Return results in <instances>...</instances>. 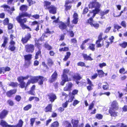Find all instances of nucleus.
<instances>
[{
    "instance_id": "603ef678",
    "label": "nucleus",
    "mask_w": 127,
    "mask_h": 127,
    "mask_svg": "<svg viewBox=\"0 0 127 127\" xmlns=\"http://www.w3.org/2000/svg\"><path fill=\"white\" fill-rule=\"evenodd\" d=\"M77 65L78 66H86V65L84 63L82 62H80L77 63Z\"/></svg>"
},
{
    "instance_id": "c85d7f7f",
    "label": "nucleus",
    "mask_w": 127,
    "mask_h": 127,
    "mask_svg": "<svg viewBox=\"0 0 127 127\" xmlns=\"http://www.w3.org/2000/svg\"><path fill=\"white\" fill-rule=\"evenodd\" d=\"M23 122L22 121L20 120H19V122L18 124L16 126H14L13 127H22L23 124Z\"/></svg>"
},
{
    "instance_id": "58836bf2",
    "label": "nucleus",
    "mask_w": 127,
    "mask_h": 127,
    "mask_svg": "<svg viewBox=\"0 0 127 127\" xmlns=\"http://www.w3.org/2000/svg\"><path fill=\"white\" fill-rule=\"evenodd\" d=\"M32 107V105L31 104H29L25 107L24 108V109L26 111L30 109Z\"/></svg>"
},
{
    "instance_id": "dca6fc26",
    "label": "nucleus",
    "mask_w": 127,
    "mask_h": 127,
    "mask_svg": "<svg viewBox=\"0 0 127 127\" xmlns=\"http://www.w3.org/2000/svg\"><path fill=\"white\" fill-rule=\"evenodd\" d=\"M51 5V3L50 2L46 1H44V6L46 9H48Z\"/></svg>"
},
{
    "instance_id": "5fc2aeb1",
    "label": "nucleus",
    "mask_w": 127,
    "mask_h": 127,
    "mask_svg": "<svg viewBox=\"0 0 127 127\" xmlns=\"http://www.w3.org/2000/svg\"><path fill=\"white\" fill-rule=\"evenodd\" d=\"M21 99V97L19 95H17L16 96L15 99L17 101H19Z\"/></svg>"
},
{
    "instance_id": "37998d69",
    "label": "nucleus",
    "mask_w": 127,
    "mask_h": 127,
    "mask_svg": "<svg viewBox=\"0 0 127 127\" xmlns=\"http://www.w3.org/2000/svg\"><path fill=\"white\" fill-rule=\"evenodd\" d=\"M44 46L48 50H50L52 49V47L47 43H45L44 45Z\"/></svg>"
},
{
    "instance_id": "20e7f679",
    "label": "nucleus",
    "mask_w": 127,
    "mask_h": 127,
    "mask_svg": "<svg viewBox=\"0 0 127 127\" xmlns=\"http://www.w3.org/2000/svg\"><path fill=\"white\" fill-rule=\"evenodd\" d=\"M88 22L90 24L91 26L94 27L96 29H97L99 27L98 24L94 22L92 18H90L88 20Z\"/></svg>"
},
{
    "instance_id": "e433bc0d",
    "label": "nucleus",
    "mask_w": 127,
    "mask_h": 127,
    "mask_svg": "<svg viewBox=\"0 0 127 127\" xmlns=\"http://www.w3.org/2000/svg\"><path fill=\"white\" fill-rule=\"evenodd\" d=\"M95 101H93L90 104L88 109L89 110H91L94 107V106Z\"/></svg>"
},
{
    "instance_id": "de8ad7c7",
    "label": "nucleus",
    "mask_w": 127,
    "mask_h": 127,
    "mask_svg": "<svg viewBox=\"0 0 127 127\" xmlns=\"http://www.w3.org/2000/svg\"><path fill=\"white\" fill-rule=\"evenodd\" d=\"M9 48L11 51H13L15 50V47L14 45H9Z\"/></svg>"
},
{
    "instance_id": "72a5a7b5",
    "label": "nucleus",
    "mask_w": 127,
    "mask_h": 127,
    "mask_svg": "<svg viewBox=\"0 0 127 127\" xmlns=\"http://www.w3.org/2000/svg\"><path fill=\"white\" fill-rule=\"evenodd\" d=\"M109 112L111 115L112 116L115 117L117 115V113L113 112L111 110H109Z\"/></svg>"
},
{
    "instance_id": "f704fd0d",
    "label": "nucleus",
    "mask_w": 127,
    "mask_h": 127,
    "mask_svg": "<svg viewBox=\"0 0 127 127\" xmlns=\"http://www.w3.org/2000/svg\"><path fill=\"white\" fill-rule=\"evenodd\" d=\"M59 126V124L57 122H55L53 123L51 126V127H58Z\"/></svg>"
},
{
    "instance_id": "a211bd4d",
    "label": "nucleus",
    "mask_w": 127,
    "mask_h": 127,
    "mask_svg": "<svg viewBox=\"0 0 127 127\" xmlns=\"http://www.w3.org/2000/svg\"><path fill=\"white\" fill-rule=\"evenodd\" d=\"M1 7L3 8L4 9H5L6 10L8 11H9L10 10H11L12 11H14L15 10L13 7L12 8L10 9L9 6L6 5H3L1 6Z\"/></svg>"
},
{
    "instance_id": "79ce46f5",
    "label": "nucleus",
    "mask_w": 127,
    "mask_h": 127,
    "mask_svg": "<svg viewBox=\"0 0 127 127\" xmlns=\"http://www.w3.org/2000/svg\"><path fill=\"white\" fill-rule=\"evenodd\" d=\"M109 10H107L105 11H103L101 12V15L103 16L105 14L108 13L109 12Z\"/></svg>"
},
{
    "instance_id": "393cba45",
    "label": "nucleus",
    "mask_w": 127,
    "mask_h": 127,
    "mask_svg": "<svg viewBox=\"0 0 127 127\" xmlns=\"http://www.w3.org/2000/svg\"><path fill=\"white\" fill-rule=\"evenodd\" d=\"M83 55L85 60L92 61L93 60L90 56H88L86 54H83Z\"/></svg>"
},
{
    "instance_id": "ddd939ff",
    "label": "nucleus",
    "mask_w": 127,
    "mask_h": 127,
    "mask_svg": "<svg viewBox=\"0 0 127 127\" xmlns=\"http://www.w3.org/2000/svg\"><path fill=\"white\" fill-rule=\"evenodd\" d=\"M111 107L113 109L116 110H117L118 109V104L116 101H114L112 102L111 104Z\"/></svg>"
},
{
    "instance_id": "a18cd8bd",
    "label": "nucleus",
    "mask_w": 127,
    "mask_h": 127,
    "mask_svg": "<svg viewBox=\"0 0 127 127\" xmlns=\"http://www.w3.org/2000/svg\"><path fill=\"white\" fill-rule=\"evenodd\" d=\"M96 117L98 119H101L102 118L103 116L100 114H97L96 115Z\"/></svg>"
},
{
    "instance_id": "a19ab883",
    "label": "nucleus",
    "mask_w": 127,
    "mask_h": 127,
    "mask_svg": "<svg viewBox=\"0 0 127 127\" xmlns=\"http://www.w3.org/2000/svg\"><path fill=\"white\" fill-rule=\"evenodd\" d=\"M9 85L10 86H11L13 87H15L17 86L18 84L17 83L12 82H11Z\"/></svg>"
},
{
    "instance_id": "0eeeda50",
    "label": "nucleus",
    "mask_w": 127,
    "mask_h": 127,
    "mask_svg": "<svg viewBox=\"0 0 127 127\" xmlns=\"http://www.w3.org/2000/svg\"><path fill=\"white\" fill-rule=\"evenodd\" d=\"M47 96L50 101L52 102H54L55 100L57 98V97L56 95L53 93L49 94Z\"/></svg>"
},
{
    "instance_id": "7ed1b4c3",
    "label": "nucleus",
    "mask_w": 127,
    "mask_h": 127,
    "mask_svg": "<svg viewBox=\"0 0 127 127\" xmlns=\"http://www.w3.org/2000/svg\"><path fill=\"white\" fill-rule=\"evenodd\" d=\"M26 51L27 52L32 53L34 50V47L32 44H28L25 46Z\"/></svg>"
},
{
    "instance_id": "49530a36",
    "label": "nucleus",
    "mask_w": 127,
    "mask_h": 127,
    "mask_svg": "<svg viewBox=\"0 0 127 127\" xmlns=\"http://www.w3.org/2000/svg\"><path fill=\"white\" fill-rule=\"evenodd\" d=\"M41 52L40 50H39L36 53L35 56V59H37L38 58V56H39L41 54Z\"/></svg>"
},
{
    "instance_id": "bf43d9fd",
    "label": "nucleus",
    "mask_w": 127,
    "mask_h": 127,
    "mask_svg": "<svg viewBox=\"0 0 127 127\" xmlns=\"http://www.w3.org/2000/svg\"><path fill=\"white\" fill-rule=\"evenodd\" d=\"M31 82V80H28V82H27V83L26 84V85L25 87V90H26V89L27 87L29 85Z\"/></svg>"
},
{
    "instance_id": "3c124183",
    "label": "nucleus",
    "mask_w": 127,
    "mask_h": 127,
    "mask_svg": "<svg viewBox=\"0 0 127 127\" xmlns=\"http://www.w3.org/2000/svg\"><path fill=\"white\" fill-rule=\"evenodd\" d=\"M18 81L20 83L22 82H23L24 78L23 76H20L18 78Z\"/></svg>"
},
{
    "instance_id": "7c9ffc66",
    "label": "nucleus",
    "mask_w": 127,
    "mask_h": 127,
    "mask_svg": "<svg viewBox=\"0 0 127 127\" xmlns=\"http://www.w3.org/2000/svg\"><path fill=\"white\" fill-rule=\"evenodd\" d=\"M97 71L98 73L99 76V77H102L104 73L101 70H97Z\"/></svg>"
},
{
    "instance_id": "69168bd1",
    "label": "nucleus",
    "mask_w": 127,
    "mask_h": 127,
    "mask_svg": "<svg viewBox=\"0 0 127 127\" xmlns=\"http://www.w3.org/2000/svg\"><path fill=\"white\" fill-rule=\"evenodd\" d=\"M78 90H74L72 92V94L73 95H75L78 93Z\"/></svg>"
},
{
    "instance_id": "2f4dec72",
    "label": "nucleus",
    "mask_w": 127,
    "mask_h": 127,
    "mask_svg": "<svg viewBox=\"0 0 127 127\" xmlns=\"http://www.w3.org/2000/svg\"><path fill=\"white\" fill-rule=\"evenodd\" d=\"M8 38L6 37H4L3 43L2 45V47H5L7 42Z\"/></svg>"
},
{
    "instance_id": "052dcab7",
    "label": "nucleus",
    "mask_w": 127,
    "mask_h": 127,
    "mask_svg": "<svg viewBox=\"0 0 127 127\" xmlns=\"http://www.w3.org/2000/svg\"><path fill=\"white\" fill-rule=\"evenodd\" d=\"M106 65V64L105 63H103L101 64H99V66L101 68H102L103 66Z\"/></svg>"
},
{
    "instance_id": "1a4fd4ad",
    "label": "nucleus",
    "mask_w": 127,
    "mask_h": 127,
    "mask_svg": "<svg viewBox=\"0 0 127 127\" xmlns=\"http://www.w3.org/2000/svg\"><path fill=\"white\" fill-rule=\"evenodd\" d=\"M0 125L2 127H13L14 126L8 125L6 121L3 120H0Z\"/></svg>"
},
{
    "instance_id": "338daca9",
    "label": "nucleus",
    "mask_w": 127,
    "mask_h": 127,
    "mask_svg": "<svg viewBox=\"0 0 127 127\" xmlns=\"http://www.w3.org/2000/svg\"><path fill=\"white\" fill-rule=\"evenodd\" d=\"M111 27H108L107 28L105 31V32H109V31L111 29Z\"/></svg>"
},
{
    "instance_id": "423d86ee",
    "label": "nucleus",
    "mask_w": 127,
    "mask_h": 127,
    "mask_svg": "<svg viewBox=\"0 0 127 127\" xmlns=\"http://www.w3.org/2000/svg\"><path fill=\"white\" fill-rule=\"evenodd\" d=\"M49 12L52 14H55L57 13V8L54 6L51 5L50 7L48 9Z\"/></svg>"
},
{
    "instance_id": "f3484780",
    "label": "nucleus",
    "mask_w": 127,
    "mask_h": 127,
    "mask_svg": "<svg viewBox=\"0 0 127 127\" xmlns=\"http://www.w3.org/2000/svg\"><path fill=\"white\" fill-rule=\"evenodd\" d=\"M59 28L62 30H63L66 29L67 26L65 24L62 22H60L59 23Z\"/></svg>"
},
{
    "instance_id": "0e129e2a",
    "label": "nucleus",
    "mask_w": 127,
    "mask_h": 127,
    "mask_svg": "<svg viewBox=\"0 0 127 127\" xmlns=\"http://www.w3.org/2000/svg\"><path fill=\"white\" fill-rule=\"evenodd\" d=\"M87 80L88 82V84H89L90 85L93 86V85L92 84V82L91 80L89 78H87Z\"/></svg>"
},
{
    "instance_id": "8fccbe9b",
    "label": "nucleus",
    "mask_w": 127,
    "mask_h": 127,
    "mask_svg": "<svg viewBox=\"0 0 127 127\" xmlns=\"http://www.w3.org/2000/svg\"><path fill=\"white\" fill-rule=\"evenodd\" d=\"M31 63L30 61H27V62H26L25 64V66L26 67H28L30 65Z\"/></svg>"
},
{
    "instance_id": "4468645a",
    "label": "nucleus",
    "mask_w": 127,
    "mask_h": 127,
    "mask_svg": "<svg viewBox=\"0 0 127 127\" xmlns=\"http://www.w3.org/2000/svg\"><path fill=\"white\" fill-rule=\"evenodd\" d=\"M47 80L46 78H44V77L39 76V79L38 80V84L39 85H42L43 84V82L44 81Z\"/></svg>"
},
{
    "instance_id": "4d7b16f0",
    "label": "nucleus",
    "mask_w": 127,
    "mask_h": 127,
    "mask_svg": "<svg viewBox=\"0 0 127 127\" xmlns=\"http://www.w3.org/2000/svg\"><path fill=\"white\" fill-rule=\"evenodd\" d=\"M35 118H32L31 119V124L32 126H33V124L35 122Z\"/></svg>"
},
{
    "instance_id": "f8f14e48",
    "label": "nucleus",
    "mask_w": 127,
    "mask_h": 127,
    "mask_svg": "<svg viewBox=\"0 0 127 127\" xmlns=\"http://www.w3.org/2000/svg\"><path fill=\"white\" fill-rule=\"evenodd\" d=\"M73 85V84L71 82H68L66 85L65 87L64 88V91H70Z\"/></svg>"
},
{
    "instance_id": "cd10ccee",
    "label": "nucleus",
    "mask_w": 127,
    "mask_h": 127,
    "mask_svg": "<svg viewBox=\"0 0 127 127\" xmlns=\"http://www.w3.org/2000/svg\"><path fill=\"white\" fill-rule=\"evenodd\" d=\"M105 84L102 86V88L104 90H107L109 89V85L106 82H104Z\"/></svg>"
},
{
    "instance_id": "6ab92c4d",
    "label": "nucleus",
    "mask_w": 127,
    "mask_h": 127,
    "mask_svg": "<svg viewBox=\"0 0 127 127\" xmlns=\"http://www.w3.org/2000/svg\"><path fill=\"white\" fill-rule=\"evenodd\" d=\"M16 92V90H13L8 91L6 93V95L8 97H10L13 94H15Z\"/></svg>"
},
{
    "instance_id": "6e6552de",
    "label": "nucleus",
    "mask_w": 127,
    "mask_h": 127,
    "mask_svg": "<svg viewBox=\"0 0 127 127\" xmlns=\"http://www.w3.org/2000/svg\"><path fill=\"white\" fill-rule=\"evenodd\" d=\"M73 19L71 21L72 24H76L77 23L78 19V15L76 13L74 14L73 15Z\"/></svg>"
},
{
    "instance_id": "39448f33",
    "label": "nucleus",
    "mask_w": 127,
    "mask_h": 127,
    "mask_svg": "<svg viewBox=\"0 0 127 127\" xmlns=\"http://www.w3.org/2000/svg\"><path fill=\"white\" fill-rule=\"evenodd\" d=\"M31 36L30 33H28L24 37H23L21 41L24 44L27 43L28 41L31 38Z\"/></svg>"
},
{
    "instance_id": "5701e85b",
    "label": "nucleus",
    "mask_w": 127,
    "mask_h": 127,
    "mask_svg": "<svg viewBox=\"0 0 127 127\" xmlns=\"http://www.w3.org/2000/svg\"><path fill=\"white\" fill-rule=\"evenodd\" d=\"M96 14V13L93 10L92 11L90 12V13L87 15V16L88 17L91 16H92V17L90 18H92L93 19Z\"/></svg>"
},
{
    "instance_id": "473e14b6",
    "label": "nucleus",
    "mask_w": 127,
    "mask_h": 127,
    "mask_svg": "<svg viewBox=\"0 0 127 127\" xmlns=\"http://www.w3.org/2000/svg\"><path fill=\"white\" fill-rule=\"evenodd\" d=\"M73 77L74 79L76 80H80L81 78V76L78 74H77L73 76Z\"/></svg>"
},
{
    "instance_id": "774afa93",
    "label": "nucleus",
    "mask_w": 127,
    "mask_h": 127,
    "mask_svg": "<svg viewBox=\"0 0 127 127\" xmlns=\"http://www.w3.org/2000/svg\"><path fill=\"white\" fill-rule=\"evenodd\" d=\"M28 93L29 94H30L31 95H35V92L33 90H31L30 91H28Z\"/></svg>"
},
{
    "instance_id": "4c0bfd02",
    "label": "nucleus",
    "mask_w": 127,
    "mask_h": 127,
    "mask_svg": "<svg viewBox=\"0 0 127 127\" xmlns=\"http://www.w3.org/2000/svg\"><path fill=\"white\" fill-rule=\"evenodd\" d=\"M119 45L122 47L125 48L127 46V42H124L120 44Z\"/></svg>"
},
{
    "instance_id": "b1692460",
    "label": "nucleus",
    "mask_w": 127,
    "mask_h": 127,
    "mask_svg": "<svg viewBox=\"0 0 127 127\" xmlns=\"http://www.w3.org/2000/svg\"><path fill=\"white\" fill-rule=\"evenodd\" d=\"M69 70L68 69H65L63 71V74L62 75V77H68L67 75L66 74L68 73Z\"/></svg>"
},
{
    "instance_id": "4be33fe9",
    "label": "nucleus",
    "mask_w": 127,
    "mask_h": 127,
    "mask_svg": "<svg viewBox=\"0 0 127 127\" xmlns=\"http://www.w3.org/2000/svg\"><path fill=\"white\" fill-rule=\"evenodd\" d=\"M72 123L73 125V127H77L78 126V120L72 119Z\"/></svg>"
},
{
    "instance_id": "f257e3e1",
    "label": "nucleus",
    "mask_w": 127,
    "mask_h": 127,
    "mask_svg": "<svg viewBox=\"0 0 127 127\" xmlns=\"http://www.w3.org/2000/svg\"><path fill=\"white\" fill-rule=\"evenodd\" d=\"M30 15L28 14L27 12H25L19 13V16L16 17V20L20 23V26L22 27L23 29L26 28L29 29L30 31L31 30V29L30 28L24 24V23H26L27 21L26 18H22L24 17H30Z\"/></svg>"
},
{
    "instance_id": "9d476101",
    "label": "nucleus",
    "mask_w": 127,
    "mask_h": 127,
    "mask_svg": "<svg viewBox=\"0 0 127 127\" xmlns=\"http://www.w3.org/2000/svg\"><path fill=\"white\" fill-rule=\"evenodd\" d=\"M58 74L56 71H55L51 76V78L49 80V81L50 83H52L54 82L57 79Z\"/></svg>"
},
{
    "instance_id": "412c9836",
    "label": "nucleus",
    "mask_w": 127,
    "mask_h": 127,
    "mask_svg": "<svg viewBox=\"0 0 127 127\" xmlns=\"http://www.w3.org/2000/svg\"><path fill=\"white\" fill-rule=\"evenodd\" d=\"M62 81L61 83V84L63 86L64 85L65 82L69 81L68 77H65L62 76Z\"/></svg>"
},
{
    "instance_id": "c756f323",
    "label": "nucleus",
    "mask_w": 127,
    "mask_h": 127,
    "mask_svg": "<svg viewBox=\"0 0 127 127\" xmlns=\"http://www.w3.org/2000/svg\"><path fill=\"white\" fill-rule=\"evenodd\" d=\"M71 54L70 52H67L66 53V55L65 56V57L64 59V61H66L68 58L69 57Z\"/></svg>"
},
{
    "instance_id": "864d4df0",
    "label": "nucleus",
    "mask_w": 127,
    "mask_h": 127,
    "mask_svg": "<svg viewBox=\"0 0 127 127\" xmlns=\"http://www.w3.org/2000/svg\"><path fill=\"white\" fill-rule=\"evenodd\" d=\"M9 20L7 18H5L3 21V24L5 25H7L9 23Z\"/></svg>"
},
{
    "instance_id": "9b49d317",
    "label": "nucleus",
    "mask_w": 127,
    "mask_h": 127,
    "mask_svg": "<svg viewBox=\"0 0 127 127\" xmlns=\"http://www.w3.org/2000/svg\"><path fill=\"white\" fill-rule=\"evenodd\" d=\"M8 111L5 110H3L0 113V118L2 119L5 118L7 115Z\"/></svg>"
},
{
    "instance_id": "e2e57ef3",
    "label": "nucleus",
    "mask_w": 127,
    "mask_h": 127,
    "mask_svg": "<svg viewBox=\"0 0 127 127\" xmlns=\"http://www.w3.org/2000/svg\"><path fill=\"white\" fill-rule=\"evenodd\" d=\"M5 72L4 67H2L0 68V73H4Z\"/></svg>"
},
{
    "instance_id": "aec40b11",
    "label": "nucleus",
    "mask_w": 127,
    "mask_h": 127,
    "mask_svg": "<svg viewBox=\"0 0 127 127\" xmlns=\"http://www.w3.org/2000/svg\"><path fill=\"white\" fill-rule=\"evenodd\" d=\"M52 104H49L45 108V111L46 112H51L52 110Z\"/></svg>"
},
{
    "instance_id": "2eb2a0df",
    "label": "nucleus",
    "mask_w": 127,
    "mask_h": 127,
    "mask_svg": "<svg viewBox=\"0 0 127 127\" xmlns=\"http://www.w3.org/2000/svg\"><path fill=\"white\" fill-rule=\"evenodd\" d=\"M31 82L32 83H34L37 82L39 79V76H31Z\"/></svg>"
},
{
    "instance_id": "6e6d98bb",
    "label": "nucleus",
    "mask_w": 127,
    "mask_h": 127,
    "mask_svg": "<svg viewBox=\"0 0 127 127\" xmlns=\"http://www.w3.org/2000/svg\"><path fill=\"white\" fill-rule=\"evenodd\" d=\"M7 102L10 106H13L14 104L13 102L11 100H9L7 101Z\"/></svg>"
},
{
    "instance_id": "a878e982",
    "label": "nucleus",
    "mask_w": 127,
    "mask_h": 127,
    "mask_svg": "<svg viewBox=\"0 0 127 127\" xmlns=\"http://www.w3.org/2000/svg\"><path fill=\"white\" fill-rule=\"evenodd\" d=\"M32 56L30 54L25 55L24 57L26 61H30L32 58Z\"/></svg>"
},
{
    "instance_id": "09e8293b",
    "label": "nucleus",
    "mask_w": 127,
    "mask_h": 127,
    "mask_svg": "<svg viewBox=\"0 0 127 127\" xmlns=\"http://www.w3.org/2000/svg\"><path fill=\"white\" fill-rule=\"evenodd\" d=\"M114 27L115 29H117V30L119 31V29L121 28V27L119 26L117 24H114Z\"/></svg>"
},
{
    "instance_id": "13d9d810",
    "label": "nucleus",
    "mask_w": 127,
    "mask_h": 127,
    "mask_svg": "<svg viewBox=\"0 0 127 127\" xmlns=\"http://www.w3.org/2000/svg\"><path fill=\"white\" fill-rule=\"evenodd\" d=\"M121 25L125 28L126 27V23L124 21H122L121 23Z\"/></svg>"
},
{
    "instance_id": "bb28decb",
    "label": "nucleus",
    "mask_w": 127,
    "mask_h": 127,
    "mask_svg": "<svg viewBox=\"0 0 127 127\" xmlns=\"http://www.w3.org/2000/svg\"><path fill=\"white\" fill-rule=\"evenodd\" d=\"M27 6L25 5H23L20 7V10L22 11H26L27 9Z\"/></svg>"
},
{
    "instance_id": "c9c22d12",
    "label": "nucleus",
    "mask_w": 127,
    "mask_h": 127,
    "mask_svg": "<svg viewBox=\"0 0 127 127\" xmlns=\"http://www.w3.org/2000/svg\"><path fill=\"white\" fill-rule=\"evenodd\" d=\"M95 45L93 44H91L89 45V47L91 50L94 51L95 49Z\"/></svg>"
},
{
    "instance_id": "ea45409f",
    "label": "nucleus",
    "mask_w": 127,
    "mask_h": 127,
    "mask_svg": "<svg viewBox=\"0 0 127 127\" xmlns=\"http://www.w3.org/2000/svg\"><path fill=\"white\" fill-rule=\"evenodd\" d=\"M47 64L49 66H51L53 64V62L52 60L50 59H47Z\"/></svg>"
},
{
    "instance_id": "c03bdc74",
    "label": "nucleus",
    "mask_w": 127,
    "mask_h": 127,
    "mask_svg": "<svg viewBox=\"0 0 127 127\" xmlns=\"http://www.w3.org/2000/svg\"><path fill=\"white\" fill-rule=\"evenodd\" d=\"M20 85L21 88H23L24 87L25 88L26 84L23 81L20 83Z\"/></svg>"
},
{
    "instance_id": "680f3d73",
    "label": "nucleus",
    "mask_w": 127,
    "mask_h": 127,
    "mask_svg": "<svg viewBox=\"0 0 127 127\" xmlns=\"http://www.w3.org/2000/svg\"><path fill=\"white\" fill-rule=\"evenodd\" d=\"M98 76V74L97 73H95L92 76V79H94L96 78Z\"/></svg>"
},
{
    "instance_id": "f03ea898",
    "label": "nucleus",
    "mask_w": 127,
    "mask_h": 127,
    "mask_svg": "<svg viewBox=\"0 0 127 127\" xmlns=\"http://www.w3.org/2000/svg\"><path fill=\"white\" fill-rule=\"evenodd\" d=\"M90 8H95V9L93 10L97 13L100 11L99 8L101 6V4L97 2H92L89 5Z\"/></svg>"
}]
</instances>
